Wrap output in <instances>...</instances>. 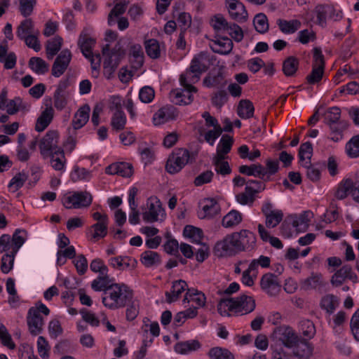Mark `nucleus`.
<instances>
[{"instance_id": "obj_41", "label": "nucleus", "mask_w": 359, "mask_h": 359, "mask_svg": "<svg viewBox=\"0 0 359 359\" xmlns=\"http://www.w3.org/2000/svg\"><path fill=\"white\" fill-rule=\"evenodd\" d=\"M29 67L38 74H44L48 71V65L39 57H31L29 61Z\"/></svg>"}, {"instance_id": "obj_9", "label": "nucleus", "mask_w": 359, "mask_h": 359, "mask_svg": "<svg viewBox=\"0 0 359 359\" xmlns=\"http://www.w3.org/2000/svg\"><path fill=\"white\" fill-rule=\"evenodd\" d=\"M351 194L353 199L359 203V180L353 181L350 178L342 180L335 192V197L339 200H343Z\"/></svg>"}, {"instance_id": "obj_63", "label": "nucleus", "mask_w": 359, "mask_h": 359, "mask_svg": "<svg viewBox=\"0 0 359 359\" xmlns=\"http://www.w3.org/2000/svg\"><path fill=\"white\" fill-rule=\"evenodd\" d=\"M155 96V91L153 88L150 86L142 87L139 93V98L144 103L151 102Z\"/></svg>"}, {"instance_id": "obj_24", "label": "nucleus", "mask_w": 359, "mask_h": 359, "mask_svg": "<svg viewBox=\"0 0 359 359\" xmlns=\"http://www.w3.org/2000/svg\"><path fill=\"white\" fill-rule=\"evenodd\" d=\"M330 130V139L334 142H339L343 139L344 132L348 128V121L342 120L328 126Z\"/></svg>"}, {"instance_id": "obj_48", "label": "nucleus", "mask_w": 359, "mask_h": 359, "mask_svg": "<svg viewBox=\"0 0 359 359\" xmlns=\"http://www.w3.org/2000/svg\"><path fill=\"white\" fill-rule=\"evenodd\" d=\"M325 123L327 125H331L341 121V109L338 107L329 108L324 114Z\"/></svg>"}, {"instance_id": "obj_13", "label": "nucleus", "mask_w": 359, "mask_h": 359, "mask_svg": "<svg viewBox=\"0 0 359 359\" xmlns=\"http://www.w3.org/2000/svg\"><path fill=\"white\" fill-rule=\"evenodd\" d=\"M275 338L280 341L286 347H293L299 338L294 331L288 326H280L273 331Z\"/></svg>"}, {"instance_id": "obj_51", "label": "nucleus", "mask_w": 359, "mask_h": 359, "mask_svg": "<svg viewBox=\"0 0 359 359\" xmlns=\"http://www.w3.org/2000/svg\"><path fill=\"white\" fill-rule=\"evenodd\" d=\"M126 117L123 111H115L111 118V125L113 129L121 130L125 128Z\"/></svg>"}, {"instance_id": "obj_6", "label": "nucleus", "mask_w": 359, "mask_h": 359, "mask_svg": "<svg viewBox=\"0 0 359 359\" xmlns=\"http://www.w3.org/2000/svg\"><path fill=\"white\" fill-rule=\"evenodd\" d=\"M59 135L57 130H49L45 136L41 139L39 144L41 154L44 157H48L53 155L60 154L65 159L64 151L57 147Z\"/></svg>"}, {"instance_id": "obj_30", "label": "nucleus", "mask_w": 359, "mask_h": 359, "mask_svg": "<svg viewBox=\"0 0 359 359\" xmlns=\"http://www.w3.org/2000/svg\"><path fill=\"white\" fill-rule=\"evenodd\" d=\"M242 215L238 210H232L222 219V224L225 228H232L242 222Z\"/></svg>"}, {"instance_id": "obj_33", "label": "nucleus", "mask_w": 359, "mask_h": 359, "mask_svg": "<svg viewBox=\"0 0 359 359\" xmlns=\"http://www.w3.org/2000/svg\"><path fill=\"white\" fill-rule=\"evenodd\" d=\"M339 302L337 297L334 294H327L322 298L320 306L327 313L332 314L339 306Z\"/></svg>"}, {"instance_id": "obj_15", "label": "nucleus", "mask_w": 359, "mask_h": 359, "mask_svg": "<svg viewBox=\"0 0 359 359\" xmlns=\"http://www.w3.org/2000/svg\"><path fill=\"white\" fill-rule=\"evenodd\" d=\"M72 59L71 52L65 49L56 57L51 69L52 75L59 77L64 74L67 69Z\"/></svg>"}, {"instance_id": "obj_61", "label": "nucleus", "mask_w": 359, "mask_h": 359, "mask_svg": "<svg viewBox=\"0 0 359 359\" xmlns=\"http://www.w3.org/2000/svg\"><path fill=\"white\" fill-rule=\"evenodd\" d=\"M226 33L236 42H240L243 39V32L241 27L233 22L231 23Z\"/></svg>"}, {"instance_id": "obj_10", "label": "nucleus", "mask_w": 359, "mask_h": 359, "mask_svg": "<svg viewBox=\"0 0 359 359\" xmlns=\"http://www.w3.org/2000/svg\"><path fill=\"white\" fill-rule=\"evenodd\" d=\"M228 302L229 304L231 303L229 311L244 312L246 314L253 311L256 306L255 299L246 294L235 298L231 297Z\"/></svg>"}, {"instance_id": "obj_26", "label": "nucleus", "mask_w": 359, "mask_h": 359, "mask_svg": "<svg viewBox=\"0 0 359 359\" xmlns=\"http://www.w3.org/2000/svg\"><path fill=\"white\" fill-rule=\"evenodd\" d=\"M109 263L114 268H117L120 270H124L128 268L134 269L137 262L135 259H132L130 257L119 256L111 258L109 259Z\"/></svg>"}, {"instance_id": "obj_7", "label": "nucleus", "mask_w": 359, "mask_h": 359, "mask_svg": "<svg viewBox=\"0 0 359 359\" xmlns=\"http://www.w3.org/2000/svg\"><path fill=\"white\" fill-rule=\"evenodd\" d=\"M191 156L195 158L194 154ZM190 158L191 154L187 149L183 148L177 149L169 156L166 162L165 169L167 172L170 174L177 173L188 163Z\"/></svg>"}, {"instance_id": "obj_39", "label": "nucleus", "mask_w": 359, "mask_h": 359, "mask_svg": "<svg viewBox=\"0 0 359 359\" xmlns=\"http://www.w3.org/2000/svg\"><path fill=\"white\" fill-rule=\"evenodd\" d=\"M231 23L222 14H216L211 19V25L217 32L226 33Z\"/></svg>"}, {"instance_id": "obj_53", "label": "nucleus", "mask_w": 359, "mask_h": 359, "mask_svg": "<svg viewBox=\"0 0 359 359\" xmlns=\"http://www.w3.org/2000/svg\"><path fill=\"white\" fill-rule=\"evenodd\" d=\"M323 285L320 274H312L306 278L303 283L305 290L316 289Z\"/></svg>"}, {"instance_id": "obj_42", "label": "nucleus", "mask_w": 359, "mask_h": 359, "mask_svg": "<svg viewBox=\"0 0 359 359\" xmlns=\"http://www.w3.org/2000/svg\"><path fill=\"white\" fill-rule=\"evenodd\" d=\"M210 359H235L233 354L227 348L213 347L208 353Z\"/></svg>"}, {"instance_id": "obj_12", "label": "nucleus", "mask_w": 359, "mask_h": 359, "mask_svg": "<svg viewBox=\"0 0 359 359\" xmlns=\"http://www.w3.org/2000/svg\"><path fill=\"white\" fill-rule=\"evenodd\" d=\"M225 6L232 20L241 23L247 21L248 13L240 0H225Z\"/></svg>"}, {"instance_id": "obj_60", "label": "nucleus", "mask_w": 359, "mask_h": 359, "mask_svg": "<svg viewBox=\"0 0 359 359\" xmlns=\"http://www.w3.org/2000/svg\"><path fill=\"white\" fill-rule=\"evenodd\" d=\"M228 100L227 93L225 90H219L211 98L212 104L217 108H221Z\"/></svg>"}, {"instance_id": "obj_34", "label": "nucleus", "mask_w": 359, "mask_h": 359, "mask_svg": "<svg viewBox=\"0 0 359 359\" xmlns=\"http://www.w3.org/2000/svg\"><path fill=\"white\" fill-rule=\"evenodd\" d=\"M172 15L176 18L178 26L182 32H186L191 24V17L188 13L180 12L178 9L173 11Z\"/></svg>"}, {"instance_id": "obj_52", "label": "nucleus", "mask_w": 359, "mask_h": 359, "mask_svg": "<svg viewBox=\"0 0 359 359\" xmlns=\"http://www.w3.org/2000/svg\"><path fill=\"white\" fill-rule=\"evenodd\" d=\"M185 237L192 238L196 242H200L203 238V231L197 227L187 225L183 231Z\"/></svg>"}, {"instance_id": "obj_46", "label": "nucleus", "mask_w": 359, "mask_h": 359, "mask_svg": "<svg viewBox=\"0 0 359 359\" xmlns=\"http://www.w3.org/2000/svg\"><path fill=\"white\" fill-rule=\"evenodd\" d=\"M256 184V188L247 185L245 188V194H247L251 199V203L255 201L254 196L266 188V185L262 181L250 180L247 182V184Z\"/></svg>"}, {"instance_id": "obj_20", "label": "nucleus", "mask_w": 359, "mask_h": 359, "mask_svg": "<svg viewBox=\"0 0 359 359\" xmlns=\"http://www.w3.org/2000/svg\"><path fill=\"white\" fill-rule=\"evenodd\" d=\"M54 110L51 106L46 107L36 120L35 130L38 132L43 131L51 123L53 118Z\"/></svg>"}, {"instance_id": "obj_4", "label": "nucleus", "mask_w": 359, "mask_h": 359, "mask_svg": "<svg viewBox=\"0 0 359 359\" xmlns=\"http://www.w3.org/2000/svg\"><path fill=\"white\" fill-rule=\"evenodd\" d=\"M109 50V44H106L102 50V55L106 57L103 63L104 74L107 75L108 79L114 74L126 54L120 41L116 43L111 51Z\"/></svg>"}, {"instance_id": "obj_2", "label": "nucleus", "mask_w": 359, "mask_h": 359, "mask_svg": "<svg viewBox=\"0 0 359 359\" xmlns=\"http://www.w3.org/2000/svg\"><path fill=\"white\" fill-rule=\"evenodd\" d=\"M107 290V294L102 297V303L110 309L126 306L133 297L132 290L124 284L111 283Z\"/></svg>"}, {"instance_id": "obj_59", "label": "nucleus", "mask_w": 359, "mask_h": 359, "mask_svg": "<svg viewBox=\"0 0 359 359\" xmlns=\"http://www.w3.org/2000/svg\"><path fill=\"white\" fill-rule=\"evenodd\" d=\"M324 67L320 66H313L311 73L306 76L307 82L310 84H314L319 82L324 74Z\"/></svg>"}, {"instance_id": "obj_1", "label": "nucleus", "mask_w": 359, "mask_h": 359, "mask_svg": "<svg viewBox=\"0 0 359 359\" xmlns=\"http://www.w3.org/2000/svg\"><path fill=\"white\" fill-rule=\"evenodd\" d=\"M256 236L247 229L233 232L227 235L223 240L217 242L214 253L219 257L232 256L238 252L250 251L254 249Z\"/></svg>"}, {"instance_id": "obj_40", "label": "nucleus", "mask_w": 359, "mask_h": 359, "mask_svg": "<svg viewBox=\"0 0 359 359\" xmlns=\"http://www.w3.org/2000/svg\"><path fill=\"white\" fill-rule=\"evenodd\" d=\"M312 216L313 213L311 211L303 212V213L300 215L298 219L293 221V226L295 227L298 231H306L309 226L311 217Z\"/></svg>"}, {"instance_id": "obj_55", "label": "nucleus", "mask_w": 359, "mask_h": 359, "mask_svg": "<svg viewBox=\"0 0 359 359\" xmlns=\"http://www.w3.org/2000/svg\"><path fill=\"white\" fill-rule=\"evenodd\" d=\"M126 319L129 321H132L136 318L139 314L140 304L137 300H132L128 302L126 305Z\"/></svg>"}, {"instance_id": "obj_50", "label": "nucleus", "mask_w": 359, "mask_h": 359, "mask_svg": "<svg viewBox=\"0 0 359 359\" xmlns=\"http://www.w3.org/2000/svg\"><path fill=\"white\" fill-rule=\"evenodd\" d=\"M346 151L351 158L359 156V135H355L346 144Z\"/></svg>"}, {"instance_id": "obj_8", "label": "nucleus", "mask_w": 359, "mask_h": 359, "mask_svg": "<svg viewBox=\"0 0 359 359\" xmlns=\"http://www.w3.org/2000/svg\"><path fill=\"white\" fill-rule=\"evenodd\" d=\"M93 197L86 191H74L63 200V205L67 209L87 208L92 203Z\"/></svg>"}, {"instance_id": "obj_19", "label": "nucleus", "mask_w": 359, "mask_h": 359, "mask_svg": "<svg viewBox=\"0 0 359 359\" xmlns=\"http://www.w3.org/2000/svg\"><path fill=\"white\" fill-rule=\"evenodd\" d=\"M187 283L183 280H175L172 283L170 292H165L166 302L169 304L177 301L181 294L189 289Z\"/></svg>"}, {"instance_id": "obj_32", "label": "nucleus", "mask_w": 359, "mask_h": 359, "mask_svg": "<svg viewBox=\"0 0 359 359\" xmlns=\"http://www.w3.org/2000/svg\"><path fill=\"white\" fill-rule=\"evenodd\" d=\"M299 60L294 56L287 57L283 63V72L286 76L295 75L299 67Z\"/></svg>"}, {"instance_id": "obj_47", "label": "nucleus", "mask_w": 359, "mask_h": 359, "mask_svg": "<svg viewBox=\"0 0 359 359\" xmlns=\"http://www.w3.org/2000/svg\"><path fill=\"white\" fill-rule=\"evenodd\" d=\"M130 54L133 57V67L136 69L142 66L144 62V53L142 46L140 44H134L131 46Z\"/></svg>"}, {"instance_id": "obj_21", "label": "nucleus", "mask_w": 359, "mask_h": 359, "mask_svg": "<svg viewBox=\"0 0 359 359\" xmlns=\"http://www.w3.org/2000/svg\"><path fill=\"white\" fill-rule=\"evenodd\" d=\"M293 348V355L299 358L307 359L312 354V348L306 340L298 339Z\"/></svg>"}, {"instance_id": "obj_5", "label": "nucleus", "mask_w": 359, "mask_h": 359, "mask_svg": "<svg viewBox=\"0 0 359 359\" xmlns=\"http://www.w3.org/2000/svg\"><path fill=\"white\" fill-rule=\"evenodd\" d=\"M146 208H142V218L145 222L154 223L163 221L165 218V212L162 207L161 202L156 196H151L147 198Z\"/></svg>"}, {"instance_id": "obj_17", "label": "nucleus", "mask_w": 359, "mask_h": 359, "mask_svg": "<svg viewBox=\"0 0 359 359\" xmlns=\"http://www.w3.org/2000/svg\"><path fill=\"white\" fill-rule=\"evenodd\" d=\"M27 325L32 335L36 336L41 333L44 325L43 318L37 315V310L29 309L27 317Z\"/></svg>"}, {"instance_id": "obj_37", "label": "nucleus", "mask_w": 359, "mask_h": 359, "mask_svg": "<svg viewBox=\"0 0 359 359\" xmlns=\"http://www.w3.org/2000/svg\"><path fill=\"white\" fill-rule=\"evenodd\" d=\"M254 106L248 100H241L238 106V114L241 118H250L254 114Z\"/></svg>"}, {"instance_id": "obj_36", "label": "nucleus", "mask_w": 359, "mask_h": 359, "mask_svg": "<svg viewBox=\"0 0 359 359\" xmlns=\"http://www.w3.org/2000/svg\"><path fill=\"white\" fill-rule=\"evenodd\" d=\"M35 32L32 19L28 18L20 22L17 28L16 34L20 39L23 40L27 35L34 34Z\"/></svg>"}, {"instance_id": "obj_64", "label": "nucleus", "mask_w": 359, "mask_h": 359, "mask_svg": "<svg viewBox=\"0 0 359 359\" xmlns=\"http://www.w3.org/2000/svg\"><path fill=\"white\" fill-rule=\"evenodd\" d=\"M233 143V137L229 135H224L217 146V149L220 150L223 154H229L231 149Z\"/></svg>"}, {"instance_id": "obj_38", "label": "nucleus", "mask_w": 359, "mask_h": 359, "mask_svg": "<svg viewBox=\"0 0 359 359\" xmlns=\"http://www.w3.org/2000/svg\"><path fill=\"white\" fill-rule=\"evenodd\" d=\"M277 24L280 31L285 34L294 33L301 26V22L298 20L287 21L279 19Z\"/></svg>"}, {"instance_id": "obj_45", "label": "nucleus", "mask_w": 359, "mask_h": 359, "mask_svg": "<svg viewBox=\"0 0 359 359\" xmlns=\"http://www.w3.org/2000/svg\"><path fill=\"white\" fill-rule=\"evenodd\" d=\"M253 25L256 31L260 34H264L269 30L268 19L264 13H260L255 16Z\"/></svg>"}, {"instance_id": "obj_62", "label": "nucleus", "mask_w": 359, "mask_h": 359, "mask_svg": "<svg viewBox=\"0 0 359 359\" xmlns=\"http://www.w3.org/2000/svg\"><path fill=\"white\" fill-rule=\"evenodd\" d=\"M20 11L24 17L29 16L32 12L34 7L36 3V0H19Z\"/></svg>"}, {"instance_id": "obj_16", "label": "nucleus", "mask_w": 359, "mask_h": 359, "mask_svg": "<svg viewBox=\"0 0 359 359\" xmlns=\"http://www.w3.org/2000/svg\"><path fill=\"white\" fill-rule=\"evenodd\" d=\"M346 279L351 280L355 283L357 281V276L353 272L350 265L343 266L340 269L337 270L332 276L331 283L335 287H339L343 284Z\"/></svg>"}, {"instance_id": "obj_57", "label": "nucleus", "mask_w": 359, "mask_h": 359, "mask_svg": "<svg viewBox=\"0 0 359 359\" xmlns=\"http://www.w3.org/2000/svg\"><path fill=\"white\" fill-rule=\"evenodd\" d=\"M70 176L73 182H77L79 180H88L90 178L91 173L86 168L74 166Z\"/></svg>"}, {"instance_id": "obj_18", "label": "nucleus", "mask_w": 359, "mask_h": 359, "mask_svg": "<svg viewBox=\"0 0 359 359\" xmlns=\"http://www.w3.org/2000/svg\"><path fill=\"white\" fill-rule=\"evenodd\" d=\"M109 175H118L123 177H130L133 174V168L130 163L118 162L112 163L105 168Z\"/></svg>"}, {"instance_id": "obj_56", "label": "nucleus", "mask_w": 359, "mask_h": 359, "mask_svg": "<svg viewBox=\"0 0 359 359\" xmlns=\"http://www.w3.org/2000/svg\"><path fill=\"white\" fill-rule=\"evenodd\" d=\"M283 218V212L280 210H275L274 213L266 217V226L268 228L277 226Z\"/></svg>"}, {"instance_id": "obj_27", "label": "nucleus", "mask_w": 359, "mask_h": 359, "mask_svg": "<svg viewBox=\"0 0 359 359\" xmlns=\"http://www.w3.org/2000/svg\"><path fill=\"white\" fill-rule=\"evenodd\" d=\"M201 346L199 341L194 339L177 343L175 345V351L180 354H187L189 352L198 350Z\"/></svg>"}, {"instance_id": "obj_23", "label": "nucleus", "mask_w": 359, "mask_h": 359, "mask_svg": "<svg viewBox=\"0 0 359 359\" xmlns=\"http://www.w3.org/2000/svg\"><path fill=\"white\" fill-rule=\"evenodd\" d=\"M318 24L322 27L326 25V20L330 17H333L334 8L330 5H318L315 8Z\"/></svg>"}, {"instance_id": "obj_58", "label": "nucleus", "mask_w": 359, "mask_h": 359, "mask_svg": "<svg viewBox=\"0 0 359 359\" xmlns=\"http://www.w3.org/2000/svg\"><path fill=\"white\" fill-rule=\"evenodd\" d=\"M15 255L11 252V253H6L2 257L1 270L4 273H8L13 269Z\"/></svg>"}, {"instance_id": "obj_35", "label": "nucleus", "mask_w": 359, "mask_h": 359, "mask_svg": "<svg viewBox=\"0 0 359 359\" xmlns=\"http://www.w3.org/2000/svg\"><path fill=\"white\" fill-rule=\"evenodd\" d=\"M140 261L146 267H151L160 264L161 257L156 252L147 250L141 255Z\"/></svg>"}, {"instance_id": "obj_3", "label": "nucleus", "mask_w": 359, "mask_h": 359, "mask_svg": "<svg viewBox=\"0 0 359 359\" xmlns=\"http://www.w3.org/2000/svg\"><path fill=\"white\" fill-rule=\"evenodd\" d=\"M206 57L205 54L201 53L193 58L191 65L184 74L180 75V81L184 88H187V93L190 91L196 92V88L191 83L198 82L201 75L208 70L206 65Z\"/></svg>"}, {"instance_id": "obj_22", "label": "nucleus", "mask_w": 359, "mask_h": 359, "mask_svg": "<svg viewBox=\"0 0 359 359\" xmlns=\"http://www.w3.org/2000/svg\"><path fill=\"white\" fill-rule=\"evenodd\" d=\"M90 108L88 104H84L79 108L72 120V126L77 130L82 128L89 119Z\"/></svg>"}, {"instance_id": "obj_25", "label": "nucleus", "mask_w": 359, "mask_h": 359, "mask_svg": "<svg viewBox=\"0 0 359 359\" xmlns=\"http://www.w3.org/2000/svg\"><path fill=\"white\" fill-rule=\"evenodd\" d=\"M95 43V40L88 34L82 32L79 38L78 45L85 57H91L92 48Z\"/></svg>"}, {"instance_id": "obj_29", "label": "nucleus", "mask_w": 359, "mask_h": 359, "mask_svg": "<svg viewBox=\"0 0 359 359\" xmlns=\"http://www.w3.org/2000/svg\"><path fill=\"white\" fill-rule=\"evenodd\" d=\"M62 45V39L59 36L47 41L46 46V55L48 60H52L59 52Z\"/></svg>"}, {"instance_id": "obj_49", "label": "nucleus", "mask_w": 359, "mask_h": 359, "mask_svg": "<svg viewBox=\"0 0 359 359\" xmlns=\"http://www.w3.org/2000/svg\"><path fill=\"white\" fill-rule=\"evenodd\" d=\"M146 53L151 58L160 57V47L157 40L151 39L144 42Z\"/></svg>"}, {"instance_id": "obj_11", "label": "nucleus", "mask_w": 359, "mask_h": 359, "mask_svg": "<svg viewBox=\"0 0 359 359\" xmlns=\"http://www.w3.org/2000/svg\"><path fill=\"white\" fill-rule=\"evenodd\" d=\"M203 83L208 88H215L224 90L228 83L225 72L222 67L212 69L203 79Z\"/></svg>"}, {"instance_id": "obj_44", "label": "nucleus", "mask_w": 359, "mask_h": 359, "mask_svg": "<svg viewBox=\"0 0 359 359\" xmlns=\"http://www.w3.org/2000/svg\"><path fill=\"white\" fill-rule=\"evenodd\" d=\"M128 4V0H124L123 2H119L115 4L114 7L111 10L108 15V24L109 25H112L115 23L114 18L118 17L125 13Z\"/></svg>"}, {"instance_id": "obj_14", "label": "nucleus", "mask_w": 359, "mask_h": 359, "mask_svg": "<svg viewBox=\"0 0 359 359\" xmlns=\"http://www.w3.org/2000/svg\"><path fill=\"white\" fill-rule=\"evenodd\" d=\"M261 288L269 295L276 296L280 291V284L277 276L268 273L260 280Z\"/></svg>"}, {"instance_id": "obj_54", "label": "nucleus", "mask_w": 359, "mask_h": 359, "mask_svg": "<svg viewBox=\"0 0 359 359\" xmlns=\"http://www.w3.org/2000/svg\"><path fill=\"white\" fill-rule=\"evenodd\" d=\"M27 178L28 175L25 172H18L11 179L8 187L13 189V191H16L24 185Z\"/></svg>"}, {"instance_id": "obj_28", "label": "nucleus", "mask_w": 359, "mask_h": 359, "mask_svg": "<svg viewBox=\"0 0 359 359\" xmlns=\"http://www.w3.org/2000/svg\"><path fill=\"white\" fill-rule=\"evenodd\" d=\"M238 171L243 175L256 177H264V166L260 163L241 165L238 168Z\"/></svg>"}, {"instance_id": "obj_31", "label": "nucleus", "mask_w": 359, "mask_h": 359, "mask_svg": "<svg viewBox=\"0 0 359 359\" xmlns=\"http://www.w3.org/2000/svg\"><path fill=\"white\" fill-rule=\"evenodd\" d=\"M111 280L108 273L106 275H100L96 279L93 280L91 287L95 291H103L104 296H107V290L111 286Z\"/></svg>"}, {"instance_id": "obj_43", "label": "nucleus", "mask_w": 359, "mask_h": 359, "mask_svg": "<svg viewBox=\"0 0 359 359\" xmlns=\"http://www.w3.org/2000/svg\"><path fill=\"white\" fill-rule=\"evenodd\" d=\"M206 204L203 207V217H212L220 212V206L214 198H208L205 200Z\"/></svg>"}]
</instances>
